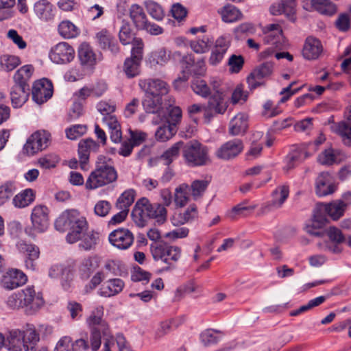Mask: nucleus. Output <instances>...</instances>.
I'll return each mask as SVG.
<instances>
[{
	"label": "nucleus",
	"mask_w": 351,
	"mask_h": 351,
	"mask_svg": "<svg viewBox=\"0 0 351 351\" xmlns=\"http://www.w3.org/2000/svg\"><path fill=\"white\" fill-rule=\"evenodd\" d=\"M33 72L34 68L30 64L21 66L14 75V85L28 88L27 81L31 78Z\"/></svg>",
	"instance_id": "52"
},
{
	"label": "nucleus",
	"mask_w": 351,
	"mask_h": 351,
	"mask_svg": "<svg viewBox=\"0 0 351 351\" xmlns=\"http://www.w3.org/2000/svg\"><path fill=\"white\" fill-rule=\"evenodd\" d=\"M119 38L120 42L123 45H126L130 43L133 45L135 40L140 39L139 38H134V34L131 29V25L130 22L125 19H123L121 21Z\"/></svg>",
	"instance_id": "53"
},
{
	"label": "nucleus",
	"mask_w": 351,
	"mask_h": 351,
	"mask_svg": "<svg viewBox=\"0 0 351 351\" xmlns=\"http://www.w3.org/2000/svg\"><path fill=\"white\" fill-rule=\"evenodd\" d=\"M23 330L25 334V351H36L35 346L40 341V334L33 325H27Z\"/></svg>",
	"instance_id": "48"
},
{
	"label": "nucleus",
	"mask_w": 351,
	"mask_h": 351,
	"mask_svg": "<svg viewBox=\"0 0 351 351\" xmlns=\"http://www.w3.org/2000/svg\"><path fill=\"white\" fill-rule=\"evenodd\" d=\"M325 234L330 243L326 241L322 244H319L320 247L324 250H327L334 254L341 252V249L339 247V245L343 243L346 240L341 230L335 226H330L326 230Z\"/></svg>",
	"instance_id": "14"
},
{
	"label": "nucleus",
	"mask_w": 351,
	"mask_h": 351,
	"mask_svg": "<svg viewBox=\"0 0 351 351\" xmlns=\"http://www.w3.org/2000/svg\"><path fill=\"white\" fill-rule=\"evenodd\" d=\"M144 44L142 39H136L133 43L131 56L127 58L123 64V71L128 78L139 75L143 59Z\"/></svg>",
	"instance_id": "4"
},
{
	"label": "nucleus",
	"mask_w": 351,
	"mask_h": 351,
	"mask_svg": "<svg viewBox=\"0 0 351 351\" xmlns=\"http://www.w3.org/2000/svg\"><path fill=\"white\" fill-rule=\"evenodd\" d=\"M248 126V117L245 113L239 112L231 119L229 123V133L232 136L243 134Z\"/></svg>",
	"instance_id": "33"
},
{
	"label": "nucleus",
	"mask_w": 351,
	"mask_h": 351,
	"mask_svg": "<svg viewBox=\"0 0 351 351\" xmlns=\"http://www.w3.org/2000/svg\"><path fill=\"white\" fill-rule=\"evenodd\" d=\"M125 284L120 278L110 279L105 282L99 291V294L104 297L114 296L120 293Z\"/></svg>",
	"instance_id": "38"
},
{
	"label": "nucleus",
	"mask_w": 351,
	"mask_h": 351,
	"mask_svg": "<svg viewBox=\"0 0 351 351\" xmlns=\"http://www.w3.org/2000/svg\"><path fill=\"white\" fill-rule=\"evenodd\" d=\"M182 64L184 67V74L182 77H179L175 80L173 82L174 87L176 89H180L188 80L189 74L193 72L195 60L191 54H188L183 56L182 59Z\"/></svg>",
	"instance_id": "42"
},
{
	"label": "nucleus",
	"mask_w": 351,
	"mask_h": 351,
	"mask_svg": "<svg viewBox=\"0 0 351 351\" xmlns=\"http://www.w3.org/2000/svg\"><path fill=\"white\" fill-rule=\"evenodd\" d=\"M34 11L36 16L43 21H49L55 16V8L47 0H40L35 3Z\"/></svg>",
	"instance_id": "36"
},
{
	"label": "nucleus",
	"mask_w": 351,
	"mask_h": 351,
	"mask_svg": "<svg viewBox=\"0 0 351 351\" xmlns=\"http://www.w3.org/2000/svg\"><path fill=\"white\" fill-rule=\"evenodd\" d=\"M32 226L25 231L31 237L46 232L49 226V209L47 206L39 204L35 206L30 216Z\"/></svg>",
	"instance_id": "3"
},
{
	"label": "nucleus",
	"mask_w": 351,
	"mask_h": 351,
	"mask_svg": "<svg viewBox=\"0 0 351 351\" xmlns=\"http://www.w3.org/2000/svg\"><path fill=\"white\" fill-rule=\"evenodd\" d=\"M53 95L52 83L46 78H43L34 83L32 87V99L41 105L49 99Z\"/></svg>",
	"instance_id": "13"
},
{
	"label": "nucleus",
	"mask_w": 351,
	"mask_h": 351,
	"mask_svg": "<svg viewBox=\"0 0 351 351\" xmlns=\"http://www.w3.org/2000/svg\"><path fill=\"white\" fill-rule=\"evenodd\" d=\"M144 5L149 15L156 21L163 20L165 13L163 8L157 2L152 0H147Z\"/></svg>",
	"instance_id": "54"
},
{
	"label": "nucleus",
	"mask_w": 351,
	"mask_h": 351,
	"mask_svg": "<svg viewBox=\"0 0 351 351\" xmlns=\"http://www.w3.org/2000/svg\"><path fill=\"white\" fill-rule=\"evenodd\" d=\"M59 34L65 39L76 38L80 34V29L71 21L64 20L58 27Z\"/></svg>",
	"instance_id": "49"
},
{
	"label": "nucleus",
	"mask_w": 351,
	"mask_h": 351,
	"mask_svg": "<svg viewBox=\"0 0 351 351\" xmlns=\"http://www.w3.org/2000/svg\"><path fill=\"white\" fill-rule=\"evenodd\" d=\"M198 217L197 207L195 205H191L183 213L174 215L171 219V223L174 226H178L189 223Z\"/></svg>",
	"instance_id": "43"
},
{
	"label": "nucleus",
	"mask_w": 351,
	"mask_h": 351,
	"mask_svg": "<svg viewBox=\"0 0 351 351\" xmlns=\"http://www.w3.org/2000/svg\"><path fill=\"white\" fill-rule=\"evenodd\" d=\"M289 195V187L287 184L278 186L271 193V200L263 207V212H266L272 208H278L286 201Z\"/></svg>",
	"instance_id": "29"
},
{
	"label": "nucleus",
	"mask_w": 351,
	"mask_h": 351,
	"mask_svg": "<svg viewBox=\"0 0 351 351\" xmlns=\"http://www.w3.org/2000/svg\"><path fill=\"white\" fill-rule=\"evenodd\" d=\"M183 147V142L178 141L174 143L171 147L167 149L160 156L164 164L169 165L179 156L180 151Z\"/></svg>",
	"instance_id": "61"
},
{
	"label": "nucleus",
	"mask_w": 351,
	"mask_h": 351,
	"mask_svg": "<svg viewBox=\"0 0 351 351\" xmlns=\"http://www.w3.org/2000/svg\"><path fill=\"white\" fill-rule=\"evenodd\" d=\"M95 169L97 171H106L108 173L117 176V172L114 167L113 160L106 156L100 155L97 157Z\"/></svg>",
	"instance_id": "60"
},
{
	"label": "nucleus",
	"mask_w": 351,
	"mask_h": 351,
	"mask_svg": "<svg viewBox=\"0 0 351 351\" xmlns=\"http://www.w3.org/2000/svg\"><path fill=\"white\" fill-rule=\"evenodd\" d=\"M208 105L209 109H213L215 113L223 114L228 106L226 94H213L208 100Z\"/></svg>",
	"instance_id": "46"
},
{
	"label": "nucleus",
	"mask_w": 351,
	"mask_h": 351,
	"mask_svg": "<svg viewBox=\"0 0 351 351\" xmlns=\"http://www.w3.org/2000/svg\"><path fill=\"white\" fill-rule=\"evenodd\" d=\"M330 129L341 137L344 145L351 146V121L332 122L330 125Z\"/></svg>",
	"instance_id": "32"
},
{
	"label": "nucleus",
	"mask_w": 351,
	"mask_h": 351,
	"mask_svg": "<svg viewBox=\"0 0 351 351\" xmlns=\"http://www.w3.org/2000/svg\"><path fill=\"white\" fill-rule=\"evenodd\" d=\"M135 191L133 189L125 190L117 199V206L119 209L128 210L134 201Z\"/></svg>",
	"instance_id": "62"
},
{
	"label": "nucleus",
	"mask_w": 351,
	"mask_h": 351,
	"mask_svg": "<svg viewBox=\"0 0 351 351\" xmlns=\"http://www.w3.org/2000/svg\"><path fill=\"white\" fill-rule=\"evenodd\" d=\"M183 156L189 166H201L208 160V151L197 141L189 142L183 148Z\"/></svg>",
	"instance_id": "5"
},
{
	"label": "nucleus",
	"mask_w": 351,
	"mask_h": 351,
	"mask_svg": "<svg viewBox=\"0 0 351 351\" xmlns=\"http://www.w3.org/2000/svg\"><path fill=\"white\" fill-rule=\"evenodd\" d=\"M49 276L53 279H59L62 288L67 290L71 287L73 274L71 269L63 265H53L49 270Z\"/></svg>",
	"instance_id": "25"
},
{
	"label": "nucleus",
	"mask_w": 351,
	"mask_h": 351,
	"mask_svg": "<svg viewBox=\"0 0 351 351\" xmlns=\"http://www.w3.org/2000/svg\"><path fill=\"white\" fill-rule=\"evenodd\" d=\"M346 158V154L338 149L328 148L320 153L317 157L318 162L323 165L330 166L338 164Z\"/></svg>",
	"instance_id": "31"
},
{
	"label": "nucleus",
	"mask_w": 351,
	"mask_h": 351,
	"mask_svg": "<svg viewBox=\"0 0 351 351\" xmlns=\"http://www.w3.org/2000/svg\"><path fill=\"white\" fill-rule=\"evenodd\" d=\"M55 228L59 232H64L69 228L66 236L69 243H75L88 230V223L86 217L77 210H65L55 221Z\"/></svg>",
	"instance_id": "1"
},
{
	"label": "nucleus",
	"mask_w": 351,
	"mask_h": 351,
	"mask_svg": "<svg viewBox=\"0 0 351 351\" xmlns=\"http://www.w3.org/2000/svg\"><path fill=\"white\" fill-rule=\"evenodd\" d=\"M297 0H281L273 5L270 10L274 15H284L287 20L292 23L297 21Z\"/></svg>",
	"instance_id": "20"
},
{
	"label": "nucleus",
	"mask_w": 351,
	"mask_h": 351,
	"mask_svg": "<svg viewBox=\"0 0 351 351\" xmlns=\"http://www.w3.org/2000/svg\"><path fill=\"white\" fill-rule=\"evenodd\" d=\"M130 18L133 22L134 26L138 29L147 19V15L142 6L138 4L133 3L128 10Z\"/></svg>",
	"instance_id": "51"
},
{
	"label": "nucleus",
	"mask_w": 351,
	"mask_h": 351,
	"mask_svg": "<svg viewBox=\"0 0 351 351\" xmlns=\"http://www.w3.org/2000/svg\"><path fill=\"white\" fill-rule=\"evenodd\" d=\"M96 40L99 46L103 49H107L115 54L119 51V47L110 32L106 29H101L96 34Z\"/></svg>",
	"instance_id": "34"
},
{
	"label": "nucleus",
	"mask_w": 351,
	"mask_h": 351,
	"mask_svg": "<svg viewBox=\"0 0 351 351\" xmlns=\"http://www.w3.org/2000/svg\"><path fill=\"white\" fill-rule=\"evenodd\" d=\"M170 60V53L165 49L160 48L152 51L147 58V63L152 69L158 66H164Z\"/></svg>",
	"instance_id": "37"
},
{
	"label": "nucleus",
	"mask_w": 351,
	"mask_h": 351,
	"mask_svg": "<svg viewBox=\"0 0 351 351\" xmlns=\"http://www.w3.org/2000/svg\"><path fill=\"white\" fill-rule=\"evenodd\" d=\"M139 85L141 88L146 89V93L160 98L166 95L169 91L167 83L161 80H141Z\"/></svg>",
	"instance_id": "28"
},
{
	"label": "nucleus",
	"mask_w": 351,
	"mask_h": 351,
	"mask_svg": "<svg viewBox=\"0 0 351 351\" xmlns=\"http://www.w3.org/2000/svg\"><path fill=\"white\" fill-rule=\"evenodd\" d=\"M99 145L93 139L87 138L81 141L78 145V154L81 169L86 171L88 169V159L90 153L96 152Z\"/></svg>",
	"instance_id": "26"
},
{
	"label": "nucleus",
	"mask_w": 351,
	"mask_h": 351,
	"mask_svg": "<svg viewBox=\"0 0 351 351\" xmlns=\"http://www.w3.org/2000/svg\"><path fill=\"white\" fill-rule=\"evenodd\" d=\"M117 179V176L107 173L106 171H93L86 180L85 186L87 189L93 190L112 183Z\"/></svg>",
	"instance_id": "19"
},
{
	"label": "nucleus",
	"mask_w": 351,
	"mask_h": 351,
	"mask_svg": "<svg viewBox=\"0 0 351 351\" xmlns=\"http://www.w3.org/2000/svg\"><path fill=\"white\" fill-rule=\"evenodd\" d=\"M78 58L81 65L93 68L97 63V56L88 43H82L78 47Z\"/></svg>",
	"instance_id": "30"
},
{
	"label": "nucleus",
	"mask_w": 351,
	"mask_h": 351,
	"mask_svg": "<svg viewBox=\"0 0 351 351\" xmlns=\"http://www.w3.org/2000/svg\"><path fill=\"white\" fill-rule=\"evenodd\" d=\"M98 234L94 231L86 232L80 239L79 247L84 250L93 249L98 241Z\"/></svg>",
	"instance_id": "59"
},
{
	"label": "nucleus",
	"mask_w": 351,
	"mask_h": 351,
	"mask_svg": "<svg viewBox=\"0 0 351 351\" xmlns=\"http://www.w3.org/2000/svg\"><path fill=\"white\" fill-rule=\"evenodd\" d=\"M27 282V276L23 271L11 268L2 275L1 285L5 289L12 290L24 285Z\"/></svg>",
	"instance_id": "12"
},
{
	"label": "nucleus",
	"mask_w": 351,
	"mask_h": 351,
	"mask_svg": "<svg viewBox=\"0 0 351 351\" xmlns=\"http://www.w3.org/2000/svg\"><path fill=\"white\" fill-rule=\"evenodd\" d=\"M274 64L265 62L255 68L247 77V83L250 90L265 86V81L273 73Z\"/></svg>",
	"instance_id": "9"
},
{
	"label": "nucleus",
	"mask_w": 351,
	"mask_h": 351,
	"mask_svg": "<svg viewBox=\"0 0 351 351\" xmlns=\"http://www.w3.org/2000/svg\"><path fill=\"white\" fill-rule=\"evenodd\" d=\"M86 75V71L82 65H75L69 67L64 73L63 78L66 82H74L82 80Z\"/></svg>",
	"instance_id": "56"
},
{
	"label": "nucleus",
	"mask_w": 351,
	"mask_h": 351,
	"mask_svg": "<svg viewBox=\"0 0 351 351\" xmlns=\"http://www.w3.org/2000/svg\"><path fill=\"white\" fill-rule=\"evenodd\" d=\"M221 20L226 23H234L242 19L241 12L234 5L227 4L218 10Z\"/></svg>",
	"instance_id": "44"
},
{
	"label": "nucleus",
	"mask_w": 351,
	"mask_h": 351,
	"mask_svg": "<svg viewBox=\"0 0 351 351\" xmlns=\"http://www.w3.org/2000/svg\"><path fill=\"white\" fill-rule=\"evenodd\" d=\"M307 157H308V153L307 151L302 149L301 147L295 149L286 157L284 169L286 171H289L294 168L297 164Z\"/></svg>",
	"instance_id": "47"
},
{
	"label": "nucleus",
	"mask_w": 351,
	"mask_h": 351,
	"mask_svg": "<svg viewBox=\"0 0 351 351\" xmlns=\"http://www.w3.org/2000/svg\"><path fill=\"white\" fill-rule=\"evenodd\" d=\"M17 248L19 252L25 256L24 266L25 269L36 271L37 269L36 261L40 256L39 247L33 243L21 241L17 243Z\"/></svg>",
	"instance_id": "11"
},
{
	"label": "nucleus",
	"mask_w": 351,
	"mask_h": 351,
	"mask_svg": "<svg viewBox=\"0 0 351 351\" xmlns=\"http://www.w3.org/2000/svg\"><path fill=\"white\" fill-rule=\"evenodd\" d=\"M167 115L165 114L164 110L162 109V113L160 114V118L162 121H165L167 123H170L176 127V125L181 121L182 119V110L178 106H169L167 108Z\"/></svg>",
	"instance_id": "55"
},
{
	"label": "nucleus",
	"mask_w": 351,
	"mask_h": 351,
	"mask_svg": "<svg viewBox=\"0 0 351 351\" xmlns=\"http://www.w3.org/2000/svg\"><path fill=\"white\" fill-rule=\"evenodd\" d=\"M25 334L19 328L8 330L4 334V347L7 351H23L25 350Z\"/></svg>",
	"instance_id": "15"
},
{
	"label": "nucleus",
	"mask_w": 351,
	"mask_h": 351,
	"mask_svg": "<svg viewBox=\"0 0 351 351\" xmlns=\"http://www.w3.org/2000/svg\"><path fill=\"white\" fill-rule=\"evenodd\" d=\"M347 204L341 200H337L329 204H321L319 208L324 210L332 219L337 220L343 215Z\"/></svg>",
	"instance_id": "40"
},
{
	"label": "nucleus",
	"mask_w": 351,
	"mask_h": 351,
	"mask_svg": "<svg viewBox=\"0 0 351 351\" xmlns=\"http://www.w3.org/2000/svg\"><path fill=\"white\" fill-rule=\"evenodd\" d=\"M29 97V88L21 85H14L10 90V99L13 108L22 107Z\"/></svg>",
	"instance_id": "39"
},
{
	"label": "nucleus",
	"mask_w": 351,
	"mask_h": 351,
	"mask_svg": "<svg viewBox=\"0 0 351 351\" xmlns=\"http://www.w3.org/2000/svg\"><path fill=\"white\" fill-rule=\"evenodd\" d=\"M302 7L306 10H315L326 16H332L337 12V6L330 0H308L303 2Z\"/></svg>",
	"instance_id": "23"
},
{
	"label": "nucleus",
	"mask_w": 351,
	"mask_h": 351,
	"mask_svg": "<svg viewBox=\"0 0 351 351\" xmlns=\"http://www.w3.org/2000/svg\"><path fill=\"white\" fill-rule=\"evenodd\" d=\"M108 240L114 247L127 250L134 242V235L128 229L119 228L110 233Z\"/></svg>",
	"instance_id": "17"
},
{
	"label": "nucleus",
	"mask_w": 351,
	"mask_h": 351,
	"mask_svg": "<svg viewBox=\"0 0 351 351\" xmlns=\"http://www.w3.org/2000/svg\"><path fill=\"white\" fill-rule=\"evenodd\" d=\"M161 104L162 98L145 93V99L143 101V106L147 113L153 114L152 117L153 124H158L162 121V119L160 118L163 109L161 108Z\"/></svg>",
	"instance_id": "21"
},
{
	"label": "nucleus",
	"mask_w": 351,
	"mask_h": 351,
	"mask_svg": "<svg viewBox=\"0 0 351 351\" xmlns=\"http://www.w3.org/2000/svg\"><path fill=\"white\" fill-rule=\"evenodd\" d=\"M213 44V39L210 36L205 35L190 41L189 45L195 53H205L210 50Z\"/></svg>",
	"instance_id": "50"
},
{
	"label": "nucleus",
	"mask_w": 351,
	"mask_h": 351,
	"mask_svg": "<svg viewBox=\"0 0 351 351\" xmlns=\"http://www.w3.org/2000/svg\"><path fill=\"white\" fill-rule=\"evenodd\" d=\"M104 314V308L102 306H96L92 311L91 314L86 319V323L90 330L96 328L98 330H102V335L104 339L110 337L107 323L102 319Z\"/></svg>",
	"instance_id": "24"
},
{
	"label": "nucleus",
	"mask_w": 351,
	"mask_h": 351,
	"mask_svg": "<svg viewBox=\"0 0 351 351\" xmlns=\"http://www.w3.org/2000/svg\"><path fill=\"white\" fill-rule=\"evenodd\" d=\"M323 51V47L321 42L313 37L306 38L303 50L302 55L305 59L315 60Z\"/></svg>",
	"instance_id": "35"
},
{
	"label": "nucleus",
	"mask_w": 351,
	"mask_h": 351,
	"mask_svg": "<svg viewBox=\"0 0 351 351\" xmlns=\"http://www.w3.org/2000/svg\"><path fill=\"white\" fill-rule=\"evenodd\" d=\"M243 141L235 138L223 143L216 152V156L223 160H230L237 157L243 149Z\"/></svg>",
	"instance_id": "22"
},
{
	"label": "nucleus",
	"mask_w": 351,
	"mask_h": 351,
	"mask_svg": "<svg viewBox=\"0 0 351 351\" xmlns=\"http://www.w3.org/2000/svg\"><path fill=\"white\" fill-rule=\"evenodd\" d=\"M264 42L274 45L276 49H282L286 45V40L282 34L281 27L278 24H270L264 29Z\"/></svg>",
	"instance_id": "18"
},
{
	"label": "nucleus",
	"mask_w": 351,
	"mask_h": 351,
	"mask_svg": "<svg viewBox=\"0 0 351 351\" xmlns=\"http://www.w3.org/2000/svg\"><path fill=\"white\" fill-rule=\"evenodd\" d=\"M315 189L319 197H325L335 193L337 185L328 172H322L315 180Z\"/></svg>",
	"instance_id": "16"
},
{
	"label": "nucleus",
	"mask_w": 351,
	"mask_h": 351,
	"mask_svg": "<svg viewBox=\"0 0 351 351\" xmlns=\"http://www.w3.org/2000/svg\"><path fill=\"white\" fill-rule=\"evenodd\" d=\"M193 92L202 97H208L211 94V89L206 81L201 79H195L191 84Z\"/></svg>",
	"instance_id": "64"
},
{
	"label": "nucleus",
	"mask_w": 351,
	"mask_h": 351,
	"mask_svg": "<svg viewBox=\"0 0 351 351\" xmlns=\"http://www.w3.org/2000/svg\"><path fill=\"white\" fill-rule=\"evenodd\" d=\"M16 0H0V21L7 20L14 16V7Z\"/></svg>",
	"instance_id": "63"
},
{
	"label": "nucleus",
	"mask_w": 351,
	"mask_h": 351,
	"mask_svg": "<svg viewBox=\"0 0 351 351\" xmlns=\"http://www.w3.org/2000/svg\"><path fill=\"white\" fill-rule=\"evenodd\" d=\"M19 292L26 314H34L43 306L45 301L43 295L40 292H36L34 287L28 286Z\"/></svg>",
	"instance_id": "6"
},
{
	"label": "nucleus",
	"mask_w": 351,
	"mask_h": 351,
	"mask_svg": "<svg viewBox=\"0 0 351 351\" xmlns=\"http://www.w3.org/2000/svg\"><path fill=\"white\" fill-rule=\"evenodd\" d=\"M75 49L66 42H60L54 45L50 50L49 57L57 64H66L75 58Z\"/></svg>",
	"instance_id": "10"
},
{
	"label": "nucleus",
	"mask_w": 351,
	"mask_h": 351,
	"mask_svg": "<svg viewBox=\"0 0 351 351\" xmlns=\"http://www.w3.org/2000/svg\"><path fill=\"white\" fill-rule=\"evenodd\" d=\"M167 211L160 204H151L147 198H141L135 204L132 216L135 223L144 226L148 219H154L159 223L167 219Z\"/></svg>",
	"instance_id": "2"
},
{
	"label": "nucleus",
	"mask_w": 351,
	"mask_h": 351,
	"mask_svg": "<svg viewBox=\"0 0 351 351\" xmlns=\"http://www.w3.org/2000/svg\"><path fill=\"white\" fill-rule=\"evenodd\" d=\"M150 249L153 258L155 261L160 260L167 264L177 262L180 259L182 253L180 247L166 243L152 245Z\"/></svg>",
	"instance_id": "8"
},
{
	"label": "nucleus",
	"mask_w": 351,
	"mask_h": 351,
	"mask_svg": "<svg viewBox=\"0 0 351 351\" xmlns=\"http://www.w3.org/2000/svg\"><path fill=\"white\" fill-rule=\"evenodd\" d=\"M222 334L214 329H206L200 334V341L206 346L218 343L222 338Z\"/></svg>",
	"instance_id": "58"
},
{
	"label": "nucleus",
	"mask_w": 351,
	"mask_h": 351,
	"mask_svg": "<svg viewBox=\"0 0 351 351\" xmlns=\"http://www.w3.org/2000/svg\"><path fill=\"white\" fill-rule=\"evenodd\" d=\"M50 141L51 134L49 132L38 130L27 138L23 146V152L29 156H34L45 149L49 145Z\"/></svg>",
	"instance_id": "7"
},
{
	"label": "nucleus",
	"mask_w": 351,
	"mask_h": 351,
	"mask_svg": "<svg viewBox=\"0 0 351 351\" xmlns=\"http://www.w3.org/2000/svg\"><path fill=\"white\" fill-rule=\"evenodd\" d=\"M35 199V192L32 189H25L18 193L12 199L15 208H24L29 206Z\"/></svg>",
	"instance_id": "41"
},
{
	"label": "nucleus",
	"mask_w": 351,
	"mask_h": 351,
	"mask_svg": "<svg viewBox=\"0 0 351 351\" xmlns=\"http://www.w3.org/2000/svg\"><path fill=\"white\" fill-rule=\"evenodd\" d=\"M190 188L188 184H182L175 189L174 202L178 207H184L189 200V192Z\"/></svg>",
	"instance_id": "57"
},
{
	"label": "nucleus",
	"mask_w": 351,
	"mask_h": 351,
	"mask_svg": "<svg viewBox=\"0 0 351 351\" xmlns=\"http://www.w3.org/2000/svg\"><path fill=\"white\" fill-rule=\"evenodd\" d=\"M75 347L79 348L82 350H87L88 345L87 341L83 339L73 341L70 336L65 335L58 339L53 351H76Z\"/></svg>",
	"instance_id": "27"
},
{
	"label": "nucleus",
	"mask_w": 351,
	"mask_h": 351,
	"mask_svg": "<svg viewBox=\"0 0 351 351\" xmlns=\"http://www.w3.org/2000/svg\"><path fill=\"white\" fill-rule=\"evenodd\" d=\"M159 126L155 132V137L158 141L166 142L170 140L177 132L176 127L167 123L165 121L158 123Z\"/></svg>",
	"instance_id": "45"
}]
</instances>
